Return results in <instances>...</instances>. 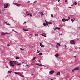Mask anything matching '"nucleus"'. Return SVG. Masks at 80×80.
<instances>
[{
	"label": "nucleus",
	"mask_w": 80,
	"mask_h": 80,
	"mask_svg": "<svg viewBox=\"0 0 80 80\" xmlns=\"http://www.w3.org/2000/svg\"><path fill=\"white\" fill-rule=\"evenodd\" d=\"M14 32H15V33H18V32H17V31H14Z\"/></svg>",
	"instance_id": "obj_40"
},
{
	"label": "nucleus",
	"mask_w": 80,
	"mask_h": 80,
	"mask_svg": "<svg viewBox=\"0 0 80 80\" xmlns=\"http://www.w3.org/2000/svg\"><path fill=\"white\" fill-rule=\"evenodd\" d=\"M7 46H8V47H9V46H10V45L9 44H8L7 45Z\"/></svg>",
	"instance_id": "obj_36"
},
{
	"label": "nucleus",
	"mask_w": 80,
	"mask_h": 80,
	"mask_svg": "<svg viewBox=\"0 0 80 80\" xmlns=\"http://www.w3.org/2000/svg\"><path fill=\"white\" fill-rule=\"evenodd\" d=\"M60 0H58V2H60Z\"/></svg>",
	"instance_id": "obj_52"
},
{
	"label": "nucleus",
	"mask_w": 80,
	"mask_h": 80,
	"mask_svg": "<svg viewBox=\"0 0 80 80\" xmlns=\"http://www.w3.org/2000/svg\"><path fill=\"white\" fill-rule=\"evenodd\" d=\"M17 65H21V63H18V62Z\"/></svg>",
	"instance_id": "obj_33"
},
{
	"label": "nucleus",
	"mask_w": 80,
	"mask_h": 80,
	"mask_svg": "<svg viewBox=\"0 0 80 80\" xmlns=\"http://www.w3.org/2000/svg\"><path fill=\"white\" fill-rule=\"evenodd\" d=\"M10 43H12V42H11V41H10Z\"/></svg>",
	"instance_id": "obj_64"
},
{
	"label": "nucleus",
	"mask_w": 80,
	"mask_h": 80,
	"mask_svg": "<svg viewBox=\"0 0 80 80\" xmlns=\"http://www.w3.org/2000/svg\"><path fill=\"white\" fill-rule=\"evenodd\" d=\"M26 22H24L23 23V24L24 25H26Z\"/></svg>",
	"instance_id": "obj_28"
},
{
	"label": "nucleus",
	"mask_w": 80,
	"mask_h": 80,
	"mask_svg": "<svg viewBox=\"0 0 80 80\" xmlns=\"http://www.w3.org/2000/svg\"><path fill=\"white\" fill-rule=\"evenodd\" d=\"M43 55V54H42V53H41L39 54L38 55Z\"/></svg>",
	"instance_id": "obj_23"
},
{
	"label": "nucleus",
	"mask_w": 80,
	"mask_h": 80,
	"mask_svg": "<svg viewBox=\"0 0 80 80\" xmlns=\"http://www.w3.org/2000/svg\"><path fill=\"white\" fill-rule=\"evenodd\" d=\"M40 64V63H37L36 64V65H38V66H39Z\"/></svg>",
	"instance_id": "obj_24"
},
{
	"label": "nucleus",
	"mask_w": 80,
	"mask_h": 80,
	"mask_svg": "<svg viewBox=\"0 0 80 80\" xmlns=\"http://www.w3.org/2000/svg\"><path fill=\"white\" fill-rule=\"evenodd\" d=\"M22 30H23V31H24V32H26V31H27V32H28V29H26L25 28H23Z\"/></svg>",
	"instance_id": "obj_11"
},
{
	"label": "nucleus",
	"mask_w": 80,
	"mask_h": 80,
	"mask_svg": "<svg viewBox=\"0 0 80 80\" xmlns=\"http://www.w3.org/2000/svg\"><path fill=\"white\" fill-rule=\"evenodd\" d=\"M46 25L47 26H48V23L47 22V23H46Z\"/></svg>",
	"instance_id": "obj_34"
},
{
	"label": "nucleus",
	"mask_w": 80,
	"mask_h": 80,
	"mask_svg": "<svg viewBox=\"0 0 80 80\" xmlns=\"http://www.w3.org/2000/svg\"><path fill=\"white\" fill-rule=\"evenodd\" d=\"M35 58H35V57H34L32 59V60H34L35 59Z\"/></svg>",
	"instance_id": "obj_22"
},
{
	"label": "nucleus",
	"mask_w": 80,
	"mask_h": 80,
	"mask_svg": "<svg viewBox=\"0 0 80 80\" xmlns=\"http://www.w3.org/2000/svg\"><path fill=\"white\" fill-rule=\"evenodd\" d=\"M43 25L44 26H46V23H43Z\"/></svg>",
	"instance_id": "obj_26"
},
{
	"label": "nucleus",
	"mask_w": 80,
	"mask_h": 80,
	"mask_svg": "<svg viewBox=\"0 0 80 80\" xmlns=\"http://www.w3.org/2000/svg\"><path fill=\"white\" fill-rule=\"evenodd\" d=\"M68 8H72V7H68Z\"/></svg>",
	"instance_id": "obj_46"
},
{
	"label": "nucleus",
	"mask_w": 80,
	"mask_h": 80,
	"mask_svg": "<svg viewBox=\"0 0 80 80\" xmlns=\"http://www.w3.org/2000/svg\"><path fill=\"white\" fill-rule=\"evenodd\" d=\"M57 45L58 46H61V45H60V43H57Z\"/></svg>",
	"instance_id": "obj_18"
},
{
	"label": "nucleus",
	"mask_w": 80,
	"mask_h": 80,
	"mask_svg": "<svg viewBox=\"0 0 80 80\" xmlns=\"http://www.w3.org/2000/svg\"><path fill=\"white\" fill-rule=\"evenodd\" d=\"M30 17H32V15L30 14Z\"/></svg>",
	"instance_id": "obj_47"
},
{
	"label": "nucleus",
	"mask_w": 80,
	"mask_h": 80,
	"mask_svg": "<svg viewBox=\"0 0 80 80\" xmlns=\"http://www.w3.org/2000/svg\"><path fill=\"white\" fill-rule=\"evenodd\" d=\"M43 67H45V65H42Z\"/></svg>",
	"instance_id": "obj_54"
},
{
	"label": "nucleus",
	"mask_w": 80,
	"mask_h": 80,
	"mask_svg": "<svg viewBox=\"0 0 80 80\" xmlns=\"http://www.w3.org/2000/svg\"><path fill=\"white\" fill-rule=\"evenodd\" d=\"M38 62H40V60H39Z\"/></svg>",
	"instance_id": "obj_61"
},
{
	"label": "nucleus",
	"mask_w": 80,
	"mask_h": 80,
	"mask_svg": "<svg viewBox=\"0 0 80 80\" xmlns=\"http://www.w3.org/2000/svg\"><path fill=\"white\" fill-rule=\"evenodd\" d=\"M0 13H1V10H0Z\"/></svg>",
	"instance_id": "obj_60"
},
{
	"label": "nucleus",
	"mask_w": 80,
	"mask_h": 80,
	"mask_svg": "<svg viewBox=\"0 0 80 80\" xmlns=\"http://www.w3.org/2000/svg\"><path fill=\"white\" fill-rule=\"evenodd\" d=\"M70 43H71V44H75V41L74 40H71L70 42Z\"/></svg>",
	"instance_id": "obj_6"
},
{
	"label": "nucleus",
	"mask_w": 80,
	"mask_h": 80,
	"mask_svg": "<svg viewBox=\"0 0 80 80\" xmlns=\"http://www.w3.org/2000/svg\"><path fill=\"white\" fill-rule=\"evenodd\" d=\"M30 64H26V66H28V65H29Z\"/></svg>",
	"instance_id": "obj_43"
},
{
	"label": "nucleus",
	"mask_w": 80,
	"mask_h": 80,
	"mask_svg": "<svg viewBox=\"0 0 80 80\" xmlns=\"http://www.w3.org/2000/svg\"><path fill=\"white\" fill-rule=\"evenodd\" d=\"M68 20L69 19H67L66 20V19H65V22H66V21H68Z\"/></svg>",
	"instance_id": "obj_35"
},
{
	"label": "nucleus",
	"mask_w": 80,
	"mask_h": 80,
	"mask_svg": "<svg viewBox=\"0 0 80 80\" xmlns=\"http://www.w3.org/2000/svg\"><path fill=\"white\" fill-rule=\"evenodd\" d=\"M54 72H55V71H54V70L51 71L50 72V73L51 74H52L53 73H54Z\"/></svg>",
	"instance_id": "obj_9"
},
{
	"label": "nucleus",
	"mask_w": 80,
	"mask_h": 80,
	"mask_svg": "<svg viewBox=\"0 0 80 80\" xmlns=\"http://www.w3.org/2000/svg\"><path fill=\"white\" fill-rule=\"evenodd\" d=\"M12 31H13V32H15V30H14V29H12Z\"/></svg>",
	"instance_id": "obj_49"
},
{
	"label": "nucleus",
	"mask_w": 80,
	"mask_h": 80,
	"mask_svg": "<svg viewBox=\"0 0 80 80\" xmlns=\"http://www.w3.org/2000/svg\"><path fill=\"white\" fill-rule=\"evenodd\" d=\"M20 50H24V49H22V48H20Z\"/></svg>",
	"instance_id": "obj_30"
},
{
	"label": "nucleus",
	"mask_w": 80,
	"mask_h": 80,
	"mask_svg": "<svg viewBox=\"0 0 80 80\" xmlns=\"http://www.w3.org/2000/svg\"><path fill=\"white\" fill-rule=\"evenodd\" d=\"M16 60H18V59H19V58H18V57H16Z\"/></svg>",
	"instance_id": "obj_21"
},
{
	"label": "nucleus",
	"mask_w": 80,
	"mask_h": 80,
	"mask_svg": "<svg viewBox=\"0 0 80 80\" xmlns=\"http://www.w3.org/2000/svg\"><path fill=\"white\" fill-rule=\"evenodd\" d=\"M79 67H77L76 68H74L73 70H72V72H73L74 71H75V70H79Z\"/></svg>",
	"instance_id": "obj_4"
},
{
	"label": "nucleus",
	"mask_w": 80,
	"mask_h": 80,
	"mask_svg": "<svg viewBox=\"0 0 80 80\" xmlns=\"http://www.w3.org/2000/svg\"><path fill=\"white\" fill-rule=\"evenodd\" d=\"M26 13L27 15H30V13H28V12L27 11L26 12Z\"/></svg>",
	"instance_id": "obj_15"
},
{
	"label": "nucleus",
	"mask_w": 80,
	"mask_h": 80,
	"mask_svg": "<svg viewBox=\"0 0 80 80\" xmlns=\"http://www.w3.org/2000/svg\"><path fill=\"white\" fill-rule=\"evenodd\" d=\"M60 35H62V33Z\"/></svg>",
	"instance_id": "obj_62"
},
{
	"label": "nucleus",
	"mask_w": 80,
	"mask_h": 80,
	"mask_svg": "<svg viewBox=\"0 0 80 80\" xmlns=\"http://www.w3.org/2000/svg\"><path fill=\"white\" fill-rule=\"evenodd\" d=\"M48 23V24H50V25H52V22H47Z\"/></svg>",
	"instance_id": "obj_13"
},
{
	"label": "nucleus",
	"mask_w": 80,
	"mask_h": 80,
	"mask_svg": "<svg viewBox=\"0 0 80 80\" xmlns=\"http://www.w3.org/2000/svg\"><path fill=\"white\" fill-rule=\"evenodd\" d=\"M29 35H32V34H30Z\"/></svg>",
	"instance_id": "obj_59"
},
{
	"label": "nucleus",
	"mask_w": 80,
	"mask_h": 80,
	"mask_svg": "<svg viewBox=\"0 0 80 80\" xmlns=\"http://www.w3.org/2000/svg\"><path fill=\"white\" fill-rule=\"evenodd\" d=\"M73 19H74V21H75V18H73Z\"/></svg>",
	"instance_id": "obj_55"
},
{
	"label": "nucleus",
	"mask_w": 80,
	"mask_h": 80,
	"mask_svg": "<svg viewBox=\"0 0 80 80\" xmlns=\"http://www.w3.org/2000/svg\"><path fill=\"white\" fill-rule=\"evenodd\" d=\"M4 22L5 23H6V25H10V24L9 23H8V22Z\"/></svg>",
	"instance_id": "obj_12"
},
{
	"label": "nucleus",
	"mask_w": 80,
	"mask_h": 80,
	"mask_svg": "<svg viewBox=\"0 0 80 80\" xmlns=\"http://www.w3.org/2000/svg\"><path fill=\"white\" fill-rule=\"evenodd\" d=\"M40 52V51L38 50L37 51V53H39Z\"/></svg>",
	"instance_id": "obj_32"
},
{
	"label": "nucleus",
	"mask_w": 80,
	"mask_h": 80,
	"mask_svg": "<svg viewBox=\"0 0 80 80\" xmlns=\"http://www.w3.org/2000/svg\"><path fill=\"white\" fill-rule=\"evenodd\" d=\"M42 45V42L40 43V46H41Z\"/></svg>",
	"instance_id": "obj_38"
},
{
	"label": "nucleus",
	"mask_w": 80,
	"mask_h": 80,
	"mask_svg": "<svg viewBox=\"0 0 80 80\" xmlns=\"http://www.w3.org/2000/svg\"><path fill=\"white\" fill-rule=\"evenodd\" d=\"M65 2H68L67 0H65Z\"/></svg>",
	"instance_id": "obj_45"
},
{
	"label": "nucleus",
	"mask_w": 80,
	"mask_h": 80,
	"mask_svg": "<svg viewBox=\"0 0 80 80\" xmlns=\"http://www.w3.org/2000/svg\"><path fill=\"white\" fill-rule=\"evenodd\" d=\"M42 36H43L44 37H47L46 36H47V35L45 33H42L41 34Z\"/></svg>",
	"instance_id": "obj_7"
},
{
	"label": "nucleus",
	"mask_w": 80,
	"mask_h": 80,
	"mask_svg": "<svg viewBox=\"0 0 80 80\" xmlns=\"http://www.w3.org/2000/svg\"><path fill=\"white\" fill-rule=\"evenodd\" d=\"M56 48H58V46H57V45H56Z\"/></svg>",
	"instance_id": "obj_48"
},
{
	"label": "nucleus",
	"mask_w": 80,
	"mask_h": 80,
	"mask_svg": "<svg viewBox=\"0 0 80 80\" xmlns=\"http://www.w3.org/2000/svg\"><path fill=\"white\" fill-rule=\"evenodd\" d=\"M44 47V46L43 45H42L41 46V47Z\"/></svg>",
	"instance_id": "obj_31"
},
{
	"label": "nucleus",
	"mask_w": 80,
	"mask_h": 80,
	"mask_svg": "<svg viewBox=\"0 0 80 80\" xmlns=\"http://www.w3.org/2000/svg\"><path fill=\"white\" fill-rule=\"evenodd\" d=\"M45 22H46V23H47V22H48L47 21V20H45Z\"/></svg>",
	"instance_id": "obj_42"
},
{
	"label": "nucleus",
	"mask_w": 80,
	"mask_h": 80,
	"mask_svg": "<svg viewBox=\"0 0 80 80\" xmlns=\"http://www.w3.org/2000/svg\"><path fill=\"white\" fill-rule=\"evenodd\" d=\"M7 68H8V66H6Z\"/></svg>",
	"instance_id": "obj_63"
},
{
	"label": "nucleus",
	"mask_w": 80,
	"mask_h": 80,
	"mask_svg": "<svg viewBox=\"0 0 80 80\" xmlns=\"http://www.w3.org/2000/svg\"><path fill=\"white\" fill-rule=\"evenodd\" d=\"M28 3H30V1H28L27 2Z\"/></svg>",
	"instance_id": "obj_53"
},
{
	"label": "nucleus",
	"mask_w": 80,
	"mask_h": 80,
	"mask_svg": "<svg viewBox=\"0 0 80 80\" xmlns=\"http://www.w3.org/2000/svg\"><path fill=\"white\" fill-rule=\"evenodd\" d=\"M31 75H33V74H31Z\"/></svg>",
	"instance_id": "obj_58"
},
{
	"label": "nucleus",
	"mask_w": 80,
	"mask_h": 80,
	"mask_svg": "<svg viewBox=\"0 0 80 80\" xmlns=\"http://www.w3.org/2000/svg\"><path fill=\"white\" fill-rule=\"evenodd\" d=\"M35 36H38V35L36 34H35Z\"/></svg>",
	"instance_id": "obj_41"
},
{
	"label": "nucleus",
	"mask_w": 80,
	"mask_h": 80,
	"mask_svg": "<svg viewBox=\"0 0 80 80\" xmlns=\"http://www.w3.org/2000/svg\"><path fill=\"white\" fill-rule=\"evenodd\" d=\"M22 63H25V62H22Z\"/></svg>",
	"instance_id": "obj_57"
},
{
	"label": "nucleus",
	"mask_w": 80,
	"mask_h": 80,
	"mask_svg": "<svg viewBox=\"0 0 80 80\" xmlns=\"http://www.w3.org/2000/svg\"><path fill=\"white\" fill-rule=\"evenodd\" d=\"M14 73H15V74H17V75H19V76L21 77H24V76L20 72H14Z\"/></svg>",
	"instance_id": "obj_2"
},
{
	"label": "nucleus",
	"mask_w": 80,
	"mask_h": 80,
	"mask_svg": "<svg viewBox=\"0 0 80 80\" xmlns=\"http://www.w3.org/2000/svg\"><path fill=\"white\" fill-rule=\"evenodd\" d=\"M2 35H5V33L3 32H2L1 33Z\"/></svg>",
	"instance_id": "obj_17"
},
{
	"label": "nucleus",
	"mask_w": 80,
	"mask_h": 80,
	"mask_svg": "<svg viewBox=\"0 0 80 80\" xmlns=\"http://www.w3.org/2000/svg\"><path fill=\"white\" fill-rule=\"evenodd\" d=\"M77 58V57L76 56H74V58Z\"/></svg>",
	"instance_id": "obj_56"
},
{
	"label": "nucleus",
	"mask_w": 80,
	"mask_h": 80,
	"mask_svg": "<svg viewBox=\"0 0 80 80\" xmlns=\"http://www.w3.org/2000/svg\"><path fill=\"white\" fill-rule=\"evenodd\" d=\"M51 15L52 17H53V15L52 14H51Z\"/></svg>",
	"instance_id": "obj_37"
},
{
	"label": "nucleus",
	"mask_w": 80,
	"mask_h": 80,
	"mask_svg": "<svg viewBox=\"0 0 80 80\" xmlns=\"http://www.w3.org/2000/svg\"><path fill=\"white\" fill-rule=\"evenodd\" d=\"M70 18V17H68V20H69Z\"/></svg>",
	"instance_id": "obj_50"
},
{
	"label": "nucleus",
	"mask_w": 80,
	"mask_h": 80,
	"mask_svg": "<svg viewBox=\"0 0 80 80\" xmlns=\"http://www.w3.org/2000/svg\"><path fill=\"white\" fill-rule=\"evenodd\" d=\"M4 34L6 35V34H8V33L6 32H4Z\"/></svg>",
	"instance_id": "obj_27"
},
{
	"label": "nucleus",
	"mask_w": 80,
	"mask_h": 80,
	"mask_svg": "<svg viewBox=\"0 0 80 80\" xmlns=\"http://www.w3.org/2000/svg\"><path fill=\"white\" fill-rule=\"evenodd\" d=\"M10 65L11 67H14V65H17L18 62L17 61H10L9 62Z\"/></svg>",
	"instance_id": "obj_1"
},
{
	"label": "nucleus",
	"mask_w": 80,
	"mask_h": 80,
	"mask_svg": "<svg viewBox=\"0 0 80 80\" xmlns=\"http://www.w3.org/2000/svg\"><path fill=\"white\" fill-rule=\"evenodd\" d=\"M54 30H60V28L56 27L54 28Z\"/></svg>",
	"instance_id": "obj_10"
},
{
	"label": "nucleus",
	"mask_w": 80,
	"mask_h": 80,
	"mask_svg": "<svg viewBox=\"0 0 80 80\" xmlns=\"http://www.w3.org/2000/svg\"><path fill=\"white\" fill-rule=\"evenodd\" d=\"M39 66H40V67H42V64H40Z\"/></svg>",
	"instance_id": "obj_39"
},
{
	"label": "nucleus",
	"mask_w": 80,
	"mask_h": 80,
	"mask_svg": "<svg viewBox=\"0 0 80 80\" xmlns=\"http://www.w3.org/2000/svg\"><path fill=\"white\" fill-rule=\"evenodd\" d=\"M65 20H66V19H64V18H63V19H62V21H63V22H65Z\"/></svg>",
	"instance_id": "obj_20"
},
{
	"label": "nucleus",
	"mask_w": 80,
	"mask_h": 80,
	"mask_svg": "<svg viewBox=\"0 0 80 80\" xmlns=\"http://www.w3.org/2000/svg\"><path fill=\"white\" fill-rule=\"evenodd\" d=\"M37 2V1H35L34 2H33V3H35V2Z\"/></svg>",
	"instance_id": "obj_44"
},
{
	"label": "nucleus",
	"mask_w": 80,
	"mask_h": 80,
	"mask_svg": "<svg viewBox=\"0 0 80 80\" xmlns=\"http://www.w3.org/2000/svg\"><path fill=\"white\" fill-rule=\"evenodd\" d=\"M60 75V72H58L56 74V75Z\"/></svg>",
	"instance_id": "obj_14"
},
{
	"label": "nucleus",
	"mask_w": 80,
	"mask_h": 80,
	"mask_svg": "<svg viewBox=\"0 0 80 80\" xmlns=\"http://www.w3.org/2000/svg\"><path fill=\"white\" fill-rule=\"evenodd\" d=\"M43 12H42L41 13V16H43Z\"/></svg>",
	"instance_id": "obj_25"
},
{
	"label": "nucleus",
	"mask_w": 80,
	"mask_h": 80,
	"mask_svg": "<svg viewBox=\"0 0 80 80\" xmlns=\"http://www.w3.org/2000/svg\"><path fill=\"white\" fill-rule=\"evenodd\" d=\"M64 46L65 47V48H67V46L66 45H65Z\"/></svg>",
	"instance_id": "obj_51"
},
{
	"label": "nucleus",
	"mask_w": 80,
	"mask_h": 80,
	"mask_svg": "<svg viewBox=\"0 0 80 80\" xmlns=\"http://www.w3.org/2000/svg\"><path fill=\"white\" fill-rule=\"evenodd\" d=\"M74 3L73 5H77V2H74Z\"/></svg>",
	"instance_id": "obj_16"
},
{
	"label": "nucleus",
	"mask_w": 80,
	"mask_h": 80,
	"mask_svg": "<svg viewBox=\"0 0 80 80\" xmlns=\"http://www.w3.org/2000/svg\"><path fill=\"white\" fill-rule=\"evenodd\" d=\"M8 5L9 4L8 3H6L4 5V8H7L8 7Z\"/></svg>",
	"instance_id": "obj_3"
},
{
	"label": "nucleus",
	"mask_w": 80,
	"mask_h": 80,
	"mask_svg": "<svg viewBox=\"0 0 80 80\" xmlns=\"http://www.w3.org/2000/svg\"><path fill=\"white\" fill-rule=\"evenodd\" d=\"M13 4H15L16 6H18V7H20V5H21V4H18L16 2H14L13 3Z\"/></svg>",
	"instance_id": "obj_5"
},
{
	"label": "nucleus",
	"mask_w": 80,
	"mask_h": 80,
	"mask_svg": "<svg viewBox=\"0 0 80 80\" xmlns=\"http://www.w3.org/2000/svg\"><path fill=\"white\" fill-rule=\"evenodd\" d=\"M12 71H9L8 72V73H12Z\"/></svg>",
	"instance_id": "obj_19"
},
{
	"label": "nucleus",
	"mask_w": 80,
	"mask_h": 80,
	"mask_svg": "<svg viewBox=\"0 0 80 80\" xmlns=\"http://www.w3.org/2000/svg\"><path fill=\"white\" fill-rule=\"evenodd\" d=\"M71 21H72V23H73V22L74 21V20H73V19H71Z\"/></svg>",
	"instance_id": "obj_29"
},
{
	"label": "nucleus",
	"mask_w": 80,
	"mask_h": 80,
	"mask_svg": "<svg viewBox=\"0 0 80 80\" xmlns=\"http://www.w3.org/2000/svg\"><path fill=\"white\" fill-rule=\"evenodd\" d=\"M59 55L58 54H56V55H54V56L56 58H58V56Z\"/></svg>",
	"instance_id": "obj_8"
}]
</instances>
